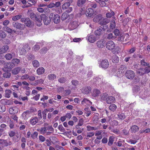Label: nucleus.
Masks as SVG:
<instances>
[{"instance_id": "4d7b16f0", "label": "nucleus", "mask_w": 150, "mask_h": 150, "mask_svg": "<svg viewBox=\"0 0 150 150\" xmlns=\"http://www.w3.org/2000/svg\"><path fill=\"white\" fill-rule=\"evenodd\" d=\"M84 110L86 112V117H88L89 115L91 113V112L90 110H88V109L87 108H86L84 109Z\"/></svg>"}, {"instance_id": "4be33fe9", "label": "nucleus", "mask_w": 150, "mask_h": 150, "mask_svg": "<svg viewBox=\"0 0 150 150\" xmlns=\"http://www.w3.org/2000/svg\"><path fill=\"white\" fill-rule=\"evenodd\" d=\"M53 18H54V23L57 24L60 22V17L58 14L54 15L53 14Z\"/></svg>"}, {"instance_id": "13d9d810", "label": "nucleus", "mask_w": 150, "mask_h": 150, "mask_svg": "<svg viewBox=\"0 0 150 150\" xmlns=\"http://www.w3.org/2000/svg\"><path fill=\"white\" fill-rule=\"evenodd\" d=\"M29 75L27 74L22 76L21 77V79L22 80H27L28 79Z\"/></svg>"}, {"instance_id": "423d86ee", "label": "nucleus", "mask_w": 150, "mask_h": 150, "mask_svg": "<svg viewBox=\"0 0 150 150\" xmlns=\"http://www.w3.org/2000/svg\"><path fill=\"white\" fill-rule=\"evenodd\" d=\"M12 25L14 28L17 29L23 30L25 28V26L24 24L19 23L18 22H13V23Z\"/></svg>"}, {"instance_id": "f8f14e48", "label": "nucleus", "mask_w": 150, "mask_h": 150, "mask_svg": "<svg viewBox=\"0 0 150 150\" xmlns=\"http://www.w3.org/2000/svg\"><path fill=\"white\" fill-rule=\"evenodd\" d=\"M105 40L103 39L99 40L96 43L97 46L99 48H103L105 46Z\"/></svg>"}, {"instance_id": "7ed1b4c3", "label": "nucleus", "mask_w": 150, "mask_h": 150, "mask_svg": "<svg viewBox=\"0 0 150 150\" xmlns=\"http://www.w3.org/2000/svg\"><path fill=\"white\" fill-rule=\"evenodd\" d=\"M150 72V66H148L145 68H143L139 69L136 71V73L139 75H142L145 73H148Z\"/></svg>"}, {"instance_id": "603ef678", "label": "nucleus", "mask_w": 150, "mask_h": 150, "mask_svg": "<svg viewBox=\"0 0 150 150\" xmlns=\"http://www.w3.org/2000/svg\"><path fill=\"white\" fill-rule=\"evenodd\" d=\"M66 79L64 77H61L58 79V81L61 83H64L66 81Z\"/></svg>"}, {"instance_id": "6ab92c4d", "label": "nucleus", "mask_w": 150, "mask_h": 150, "mask_svg": "<svg viewBox=\"0 0 150 150\" xmlns=\"http://www.w3.org/2000/svg\"><path fill=\"white\" fill-rule=\"evenodd\" d=\"M91 88L89 87H84L82 89V93L84 94H87L91 91Z\"/></svg>"}, {"instance_id": "72a5a7b5", "label": "nucleus", "mask_w": 150, "mask_h": 150, "mask_svg": "<svg viewBox=\"0 0 150 150\" xmlns=\"http://www.w3.org/2000/svg\"><path fill=\"white\" fill-rule=\"evenodd\" d=\"M86 0H78L77 4L79 7L81 6L86 3Z\"/></svg>"}, {"instance_id": "0eeeda50", "label": "nucleus", "mask_w": 150, "mask_h": 150, "mask_svg": "<svg viewBox=\"0 0 150 150\" xmlns=\"http://www.w3.org/2000/svg\"><path fill=\"white\" fill-rule=\"evenodd\" d=\"M87 38L88 41L91 43H94L97 40L94 35L91 34L88 35Z\"/></svg>"}, {"instance_id": "4468645a", "label": "nucleus", "mask_w": 150, "mask_h": 150, "mask_svg": "<svg viewBox=\"0 0 150 150\" xmlns=\"http://www.w3.org/2000/svg\"><path fill=\"white\" fill-rule=\"evenodd\" d=\"M79 25L78 22L75 21L70 23L69 25V27L71 30L76 28Z\"/></svg>"}, {"instance_id": "473e14b6", "label": "nucleus", "mask_w": 150, "mask_h": 150, "mask_svg": "<svg viewBox=\"0 0 150 150\" xmlns=\"http://www.w3.org/2000/svg\"><path fill=\"white\" fill-rule=\"evenodd\" d=\"M3 29L4 30L8 33H12L13 30L7 26L4 27L3 28Z\"/></svg>"}, {"instance_id": "3c124183", "label": "nucleus", "mask_w": 150, "mask_h": 150, "mask_svg": "<svg viewBox=\"0 0 150 150\" xmlns=\"http://www.w3.org/2000/svg\"><path fill=\"white\" fill-rule=\"evenodd\" d=\"M116 37L112 33L109 34L107 36V38L109 39H115Z\"/></svg>"}, {"instance_id": "774afa93", "label": "nucleus", "mask_w": 150, "mask_h": 150, "mask_svg": "<svg viewBox=\"0 0 150 150\" xmlns=\"http://www.w3.org/2000/svg\"><path fill=\"white\" fill-rule=\"evenodd\" d=\"M55 148L58 150H65L64 148L57 145L55 146Z\"/></svg>"}, {"instance_id": "6e6d98bb", "label": "nucleus", "mask_w": 150, "mask_h": 150, "mask_svg": "<svg viewBox=\"0 0 150 150\" xmlns=\"http://www.w3.org/2000/svg\"><path fill=\"white\" fill-rule=\"evenodd\" d=\"M6 110L5 106L4 105H0V112H4Z\"/></svg>"}, {"instance_id": "e433bc0d", "label": "nucleus", "mask_w": 150, "mask_h": 150, "mask_svg": "<svg viewBox=\"0 0 150 150\" xmlns=\"http://www.w3.org/2000/svg\"><path fill=\"white\" fill-rule=\"evenodd\" d=\"M108 94L107 93H103L101 96V97L100 100L102 102H104L107 98V97L108 96Z\"/></svg>"}, {"instance_id": "69168bd1", "label": "nucleus", "mask_w": 150, "mask_h": 150, "mask_svg": "<svg viewBox=\"0 0 150 150\" xmlns=\"http://www.w3.org/2000/svg\"><path fill=\"white\" fill-rule=\"evenodd\" d=\"M39 140L41 142H44L45 140V137L42 135H40L39 136Z\"/></svg>"}, {"instance_id": "a18cd8bd", "label": "nucleus", "mask_w": 150, "mask_h": 150, "mask_svg": "<svg viewBox=\"0 0 150 150\" xmlns=\"http://www.w3.org/2000/svg\"><path fill=\"white\" fill-rule=\"evenodd\" d=\"M32 64L34 67L37 68L39 66V63L37 60H34L32 62Z\"/></svg>"}, {"instance_id": "c9c22d12", "label": "nucleus", "mask_w": 150, "mask_h": 150, "mask_svg": "<svg viewBox=\"0 0 150 150\" xmlns=\"http://www.w3.org/2000/svg\"><path fill=\"white\" fill-rule=\"evenodd\" d=\"M119 58L117 56L115 55L112 58V61L114 63H118L119 61Z\"/></svg>"}, {"instance_id": "2eb2a0df", "label": "nucleus", "mask_w": 150, "mask_h": 150, "mask_svg": "<svg viewBox=\"0 0 150 150\" xmlns=\"http://www.w3.org/2000/svg\"><path fill=\"white\" fill-rule=\"evenodd\" d=\"M92 103L87 98H84L81 101V104L83 105L87 106L91 105Z\"/></svg>"}, {"instance_id": "9d476101", "label": "nucleus", "mask_w": 150, "mask_h": 150, "mask_svg": "<svg viewBox=\"0 0 150 150\" xmlns=\"http://www.w3.org/2000/svg\"><path fill=\"white\" fill-rule=\"evenodd\" d=\"M105 29L102 27H100L96 30H95L94 33L96 36H100L103 33Z\"/></svg>"}, {"instance_id": "b1692460", "label": "nucleus", "mask_w": 150, "mask_h": 150, "mask_svg": "<svg viewBox=\"0 0 150 150\" xmlns=\"http://www.w3.org/2000/svg\"><path fill=\"white\" fill-rule=\"evenodd\" d=\"M15 54L13 53H12V54L8 53L6 54L5 56L6 59L7 60L11 59L13 57H15Z\"/></svg>"}, {"instance_id": "49530a36", "label": "nucleus", "mask_w": 150, "mask_h": 150, "mask_svg": "<svg viewBox=\"0 0 150 150\" xmlns=\"http://www.w3.org/2000/svg\"><path fill=\"white\" fill-rule=\"evenodd\" d=\"M11 74L10 72H5L3 74V76L4 77L8 78L10 77Z\"/></svg>"}, {"instance_id": "aec40b11", "label": "nucleus", "mask_w": 150, "mask_h": 150, "mask_svg": "<svg viewBox=\"0 0 150 150\" xmlns=\"http://www.w3.org/2000/svg\"><path fill=\"white\" fill-rule=\"evenodd\" d=\"M139 129V127L136 125H133L131 126L130 130L132 133H135L137 132Z\"/></svg>"}, {"instance_id": "f03ea898", "label": "nucleus", "mask_w": 150, "mask_h": 150, "mask_svg": "<svg viewBox=\"0 0 150 150\" xmlns=\"http://www.w3.org/2000/svg\"><path fill=\"white\" fill-rule=\"evenodd\" d=\"M93 21L97 22L100 21V23L101 25H104L109 23V20L107 18H102L101 14H99L96 16L93 19Z\"/></svg>"}, {"instance_id": "79ce46f5", "label": "nucleus", "mask_w": 150, "mask_h": 150, "mask_svg": "<svg viewBox=\"0 0 150 150\" xmlns=\"http://www.w3.org/2000/svg\"><path fill=\"white\" fill-rule=\"evenodd\" d=\"M47 131V127L44 126L43 127H41L40 130V132L41 134H44Z\"/></svg>"}, {"instance_id": "052dcab7", "label": "nucleus", "mask_w": 150, "mask_h": 150, "mask_svg": "<svg viewBox=\"0 0 150 150\" xmlns=\"http://www.w3.org/2000/svg\"><path fill=\"white\" fill-rule=\"evenodd\" d=\"M58 129L61 132H63L65 131V129L62 125H59L58 127Z\"/></svg>"}, {"instance_id": "4c0bfd02", "label": "nucleus", "mask_w": 150, "mask_h": 150, "mask_svg": "<svg viewBox=\"0 0 150 150\" xmlns=\"http://www.w3.org/2000/svg\"><path fill=\"white\" fill-rule=\"evenodd\" d=\"M127 69L126 66L125 65H121L119 69L120 71L119 72V73L120 74H122L124 70H125Z\"/></svg>"}, {"instance_id": "de8ad7c7", "label": "nucleus", "mask_w": 150, "mask_h": 150, "mask_svg": "<svg viewBox=\"0 0 150 150\" xmlns=\"http://www.w3.org/2000/svg\"><path fill=\"white\" fill-rule=\"evenodd\" d=\"M110 27L111 28L113 29L115 26V21L113 20H112L110 23Z\"/></svg>"}, {"instance_id": "20e7f679", "label": "nucleus", "mask_w": 150, "mask_h": 150, "mask_svg": "<svg viewBox=\"0 0 150 150\" xmlns=\"http://www.w3.org/2000/svg\"><path fill=\"white\" fill-rule=\"evenodd\" d=\"M99 67L104 69H107L109 66L108 61L107 59L103 60L99 63Z\"/></svg>"}, {"instance_id": "393cba45", "label": "nucleus", "mask_w": 150, "mask_h": 150, "mask_svg": "<svg viewBox=\"0 0 150 150\" xmlns=\"http://www.w3.org/2000/svg\"><path fill=\"white\" fill-rule=\"evenodd\" d=\"M4 68L7 69H11L13 67V65L11 63H5L4 65Z\"/></svg>"}, {"instance_id": "c03bdc74", "label": "nucleus", "mask_w": 150, "mask_h": 150, "mask_svg": "<svg viewBox=\"0 0 150 150\" xmlns=\"http://www.w3.org/2000/svg\"><path fill=\"white\" fill-rule=\"evenodd\" d=\"M25 24L28 27H30L31 24V21L29 18L26 19Z\"/></svg>"}, {"instance_id": "6e6552de", "label": "nucleus", "mask_w": 150, "mask_h": 150, "mask_svg": "<svg viewBox=\"0 0 150 150\" xmlns=\"http://www.w3.org/2000/svg\"><path fill=\"white\" fill-rule=\"evenodd\" d=\"M135 76L134 72L131 70H129L126 72V76L129 79H132Z\"/></svg>"}, {"instance_id": "338daca9", "label": "nucleus", "mask_w": 150, "mask_h": 150, "mask_svg": "<svg viewBox=\"0 0 150 150\" xmlns=\"http://www.w3.org/2000/svg\"><path fill=\"white\" fill-rule=\"evenodd\" d=\"M8 134L10 137H12L15 135V133L14 132L12 131L9 132Z\"/></svg>"}, {"instance_id": "cd10ccee", "label": "nucleus", "mask_w": 150, "mask_h": 150, "mask_svg": "<svg viewBox=\"0 0 150 150\" xmlns=\"http://www.w3.org/2000/svg\"><path fill=\"white\" fill-rule=\"evenodd\" d=\"M109 109L112 112H114L117 108V106L115 104H112L109 107Z\"/></svg>"}, {"instance_id": "09e8293b", "label": "nucleus", "mask_w": 150, "mask_h": 150, "mask_svg": "<svg viewBox=\"0 0 150 150\" xmlns=\"http://www.w3.org/2000/svg\"><path fill=\"white\" fill-rule=\"evenodd\" d=\"M68 16V15L67 13H64L62 14L61 16V19L62 20H65L67 18Z\"/></svg>"}, {"instance_id": "8fccbe9b", "label": "nucleus", "mask_w": 150, "mask_h": 150, "mask_svg": "<svg viewBox=\"0 0 150 150\" xmlns=\"http://www.w3.org/2000/svg\"><path fill=\"white\" fill-rule=\"evenodd\" d=\"M38 133L37 132H34L33 133L31 134V137L33 139H35L38 137Z\"/></svg>"}, {"instance_id": "f3484780", "label": "nucleus", "mask_w": 150, "mask_h": 150, "mask_svg": "<svg viewBox=\"0 0 150 150\" xmlns=\"http://www.w3.org/2000/svg\"><path fill=\"white\" fill-rule=\"evenodd\" d=\"M9 48L8 46L7 45L2 46L0 48V54H2L6 52Z\"/></svg>"}, {"instance_id": "1a4fd4ad", "label": "nucleus", "mask_w": 150, "mask_h": 150, "mask_svg": "<svg viewBox=\"0 0 150 150\" xmlns=\"http://www.w3.org/2000/svg\"><path fill=\"white\" fill-rule=\"evenodd\" d=\"M106 47L108 50H112L115 48V45L113 41H110L108 42L106 44Z\"/></svg>"}, {"instance_id": "bb28decb", "label": "nucleus", "mask_w": 150, "mask_h": 150, "mask_svg": "<svg viewBox=\"0 0 150 150\" xmlns=\"http://www.w3.org/2000/svg\"><path fill=\"white\" fill-rule=\"evenodd\" d=\"M30 112L28 111H26L23 112L22 114V116L24 119H27L29 117Z\"/></svg>"}, {"instance_id": "a211bd4d", "label": "nucleus", "mask_w": 150, "mask_h": 150, "mask_svg": "<svg viewBox=\"0 0 150 150\" xmlns=\"http://www.w3.org/2000/svg\"><path fill=\"white\" fill-rule=\"evenodd\" d=\"M115 101V99L114 97L112 96H108L106 99V102L108 104H110L114 103Z\"/></svg>"}, {"instance_id": "58836bf2", "label": "nucleus", "mask_w": 150, "mask_h": 150, "mask_svg": "<svg viewBox=\"0 0 150 150\" xmlns=\"http://www.w3.org/2000/svg\"><path fill=\"white\" fill-rule=\"evenodd\" d=\"M117 116L118 118L120 120H124L126 117L125 115L123 113H121L119 114H118Z\"/></svg>"}, {"instance_id": "9b49d317", "label": "nucleus", "mask_w": 150, "mask_h": 150, "mask_svg": "<svg viewBox=\"0 0 150 150\" xmlns=\"http://www.w3.org/2000/svg\"><path fill=\"white\" fill-rule=\"evenodd\" d=\"M94 11L91 8H88L86 11V16L88 17L93 18L94 15Z\"/></svg>"}, {"instance_id": "864d4df0", "label": "nucleus", "mask_w": 150, "mask_h": 150, "mask_svg": "<svg viewBox=\"0 0 150 150\" xmlns=\"http://www.w3.org/2000/svg\"><path fill=\"white\" fill-rule=\"evenodd\" d=\"M44 82V80L42 79L37 80L35 81V83L38 84H42Z\"/></svg>"}, {"instance_id": "412c9836", "label": "nucleus", "mask_w": 150, "mask_h": 150, "mask_svg": "<svg viewBox=\"0 0 150 150\" xmlns=\"http://www.w3.org/2000/svg\"><path fill=\"white\" fill-rule=\"evenodd\" d=\"M38 118L35 117H31L30 120V123L32 125H35L38 122Z\"/></svg>"}, {"instance_id": "ea45409f", "label": "nucleus", "mask_w": 150, "mask_h": 150, "mask_svg": "<svg viewBox=\"0 0 150 150\" xmlns=\"http://www.w3.org/2000/svg\"><path fill=\"white\" fill-rule=\"evenodd\" d=\"M114 137L113 136H110L109 139V142H108V145L109 146L112 145L114 141Z\"/></svg>"}, {"instance_id": "5fc2aeb1", "label": "nucleus", "mask_w": 150, "mask_h": 150, "mask_svg": "<svg viewBox=\"0 0 150 150\" xmlns=\"http://www.w3.org/2000/svg\"><path fill=\"white\" fill-rule=\"evenodd\" d=\"M111 13H107L106 14V17L108 18H111L112 15H114L115 14L114 13L113 11L111 12Z\"/></svg>"}, {"instance_id": "5701e85b", "label": "nucleus", "mask_w": 150, "mask_h": 150, "mask_svg": "<svg viewBox=\"0 0 150 150\" xmlns=\"http://www.w3.org/2000/svg\"><path fill=\"white\" fill-rule=\"evenodd\" d=\"M45 69L43 67H40L37 69L36 71L38 75L43 74L45 72Z\"/></svg>"}, {"instance_id": "39448f33", "label": "nucleus", "mask_w": 150, "mask_h": 150, "mask_svg": "<svg viewBox=\"0 0 150 150\" xmlns=\"http://www.w3.org/2000/svg\"><path fill=\"white\" fill-rule=\"evenodd\" d=\"M71 4L69 2L65 3L62 6V8L63 10L67 9L66 12L68 13L71 12L72 10L71 7H69Z\"/></svg>"}, {"instance_id": "dca6fc26", "label": "nucleus", "mask_w": 150, "mask_h": 150, "mask_svg": "<svg viewBox=\"0 0 150 150\" xmlns=\"http://www.w3.org/2000/svg\"><path fill=\"white\" fill-rule=\"evenodd\" d=\"M11 144L10 142H9V143L6 140L0 139V144L3 147L6 146L11 145Z\"/></svg>"}, {"instance_id": "a878e982", "label": "nucleus", "mask_w": 150, "mask_h": 150, "mask_svg": "<svg viewBox=\"0 0 150 150\" xmlns=\"http://www.w3.org/2000/svg\"><path fill=\"white\" fill-rule=\"evenodd\" d=\"M100 93V91L98 89H95L93 90L92 95L93 97H96L98 96Z\"/></svg>"}, {"instance_id": "37998d69", "label": "nucleus", "mask_w": 150, "mask_h": 150, "mask_svg": "<svg viewBox=\"0 0 150 150\" xmlns=\"http://www.w3.org/2000/svg\"><path fill=\"white\" fill-rule=\"evenodd\" d=\"M12 64H13L16 65L18 64L20 62V60L17 58L13 59L11 61Z\"/></svg>"}, {"instance_id": "f704fd0d", "label": "nucleus", "mask_w": 150, "mask_h": 150, "mask_svg": "<svg viewBox=\"0 0 150 150\" xmlns=\"http://www.w3.org/2000/svg\"><path fill=\"white\" fill-rule=\"evenodd\" d=\"M5 97L7 98H9L11 96V91L10 90L7 89L5 91Z\"/></svg>"}, {"instance_id": "bf43d9fd", "label": "nucleus", "mask_w": 150, "mask_h": 150, "mask_svg": "<svg viewBox=\"0 0 150 150\" xmlns=\"http://www.w3.org/2000/svg\"><path fill=\"white\" fill-rule=\"evenodd\" d=\"M72 85L74 86H77L79 84V82L77 80H73L71 81Z\"/></svg>"}, {"instance_id": "ddd939ff", "label": "nucleus", "mask_w": 150, "mask_h": 150, "mask_svg": "<svg viewBox=\"0 0 150 150\" xmlns=\"http://www.w3.org/2000/svg\"><path fill=\"white\" fill-rule=\"evenodd\" d=\"M18 109L16 107H13L10 108L9 112L11 114H15L18 112Z\"/></svg>"}, {"instance_id": "0e129e2a", "label": "nucleus", "mask_w": 150, "mask_h": 150, "mask_svg": "<svg viewBox=\"0 0 150 150\" xmlns=\"http://www.w3.org/2000/svg\"><path fill=\"white\" fill-rule=\"evenodd\" d=\"M6 35L4 32L2 31H0V36L2 38H4L5 37Z\"/></svg>"}, {"instance_id": "e2e57ef3", "label": "nucleus", "mask_w": 150, "mask_h": 150, "mask_svg": "<svg viewBox=\"0 0 150 150\" xmlns=\"http://www.w3.org/2000/svg\"><path fill=\"white\" fill-rule=\"evenodd\" d=\"M40 96V94H38L35 96H34L33 98H32L31 99H34L36 101H37L39 99Z\"/></svg>"}, {"instance_id": "680f3d73", "label": "nucleus", "mask_w": 150, "mask_h": 150, "mask_svg": "<svg viewBox=\"0 0 150 150\" xmlns=\"http://www.w3.org/2000/svg\"><path fill=\"white\" fill-rule=\"evenodd\" d=\"M141 64L144 66L149 65V64L145 62L144 60H142L141 61Z\"/></svg>"}, {"instance_id": "c85d7f7f", "label": "nucleus", "mask_w": 150, "mask_h": 150, "mask_svg": "<svg viewBox=\"0 0 150 150\" xmlns=\"http://www.w3.org/2000/svg\"><path fill=\"white\" fill-rule=\"evenodd\" d=\"M21 70V68L20 67H17L12 70V73L15 75L19 73Z\"/></svg>"}, {"instance_id": "2f4dec72", "label": "nucleus", "mask_w": 150, "mask_h": 150, "mask_svg": "<svg viewBox=\"0 0 150 150\" xmlns=\"http://www.w3.org/2000/svg\"><path fill=\"white\" fill-rule=\"evenodd\" d=\"M47 78L50 80H53L56 78V76L54 74H51L48 76Z\"/></svg>"}, {"instance_id": "a19ab883", "label": "nucleus", "mask_w": 150, "mask_h": 150, "mask_svg": "<svg viewBox=\"0 0 150 150\" xmlns=\"http://www.w3.org/2000/svg\"><path fill=\"white\" fill-rule=\"evenodd\" d=\"M22 17V15H18L13 16L12 18V20L13 21H16L20 19Z\"/></svg>"}, {"instance_id": "f257e3e1", "label": "nucleus", "mask_w": 150, "mask_h": 150, "mask_svg": "<svg viewBox=\"0 0 150 150\" xmlns=\"http://www.w3.org/2000/svg\"><path fill=\"white\" fill-rule=\"evenodd\" d=\"M53 16V13H51L50 14L49 17H47L45 14H42L40 16H38L36 17L37 21L39 23L37 25L40 26L42 23H41L42 20H43L44 24L46 25L49 24L51 22V18H52Z\"/></svg>"}, {"instance_id": "7c9ffc66", "label": "nucleus", "mask_w": 150, "mask_h": 150, "mask_svg": "<svg viewBox=\"0 0 150 150\" xmlns=\"http://www.w3.org/2000/svg\"><path fill=\"white\" fill-rule=\"evenodd\" d=\"M94 133L93 132H87L86 135H85V138L86 139H88L89 138L93 136Z\"/></svg>"}, {"instance_id": "c756f323", "label": "nucleus", "mask_w": 150, "mask_h": 150, "mask_svg": "<svg viewBox=\"0 0 150 150\" xmlns=\"http://www.w3.org/2000/svg\"><path fill=\"white\" fill-rule=\"evenodd\" d=\"M87 130L88 131H90L93 130H96L98 129V127H94L91 126L90 125L86 126Z\"/></svg>"}]
</instances>
